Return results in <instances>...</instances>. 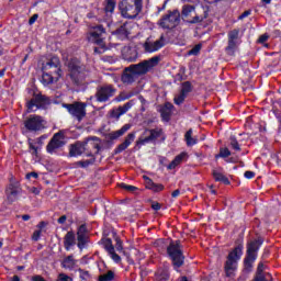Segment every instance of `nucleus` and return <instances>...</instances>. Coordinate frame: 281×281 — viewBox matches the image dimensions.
<instances>
[{
	"mask_svg": "<svg viewBox=\"0 0 281 281\" xmlns=\"http://www.w3.org/2000/svg\"><path fill=\"white\" fill-rule=\"evenodd\" d=\"M161 58L159 56H154L149 59L143 60L138 64H132L123 69L121 75V81L123 85H133L137 80L138 76H146L150 69L159 65Z\"/></svg>",
	"mask_w": 281,
	"mask_h": 281,
	"instance_id": "f257e3e1",
	"label": "nucleus"
},
{
	"mask_svg": "<svg viewBox=\"0 0 281 281\" xmlns=\"http://www.w3.org/2000/svg\"><path fill=\"white\" fill-rule=\"evenodd\" d=\"M68 69L70 71V80H72L74 85L77 87L85 85V81L89 78V70L85 65H81L78 59H71L68 63Z\"/></svg>",
	"mask_w": 281,
	"mask_h": 281,
	"instance_id": "f03ea898",
	"label": "nucleus"
},
{
	"mask_svg": "<svg viewBox=\"0 0 281 281\" xmlns=\"http://www.w3.org/2000/svg\"><path fill=\"white\" fill-rule=\"evenodd\" d=\"M167 256H169L173 269L179 271L186 262V256L183 255V246L180 240L171 241L167 247Z\"/></svg>",
	"mask_w": 281,
	"mask_h": 281,
	"instance_id": "7ed1b4c3",
	"label": "nucleus"
},
{
	"mask_svg": "<svg viewBox=\"0 0 281 281\" xmlns=\"http://www.w3.org/2000/svg\"><path fill=\"white\" fill-rule=\"evenodd\" d=\"M262 243H265V240L259 237L247 244L246 258L244 259V271H246V273H250L254 269V262H256V258H258V249H260Z\"/></svg>",
	"mask_w": 281,
	"mask_h": 281,
	"instance_id": "20e7f679",
	"label": "nucleus"
},
{
	"mask_svg": "<svg viewBox=\"0 0 281 281\" xmlns=\"http://www.w3.org/2000/svg\"><path fill=\"white\" fill-rule=\"evenodd\" d=\"M142 8V0H122L119 3V10L123 19H137Z\"/></svg>",
	"mask_w": 281,
	"mask_h": 281,
	"instance_id": "39448f33",
	"label": "nucleus"
},
{
	"mask_svg": "<svg viewBox=\"0 0 281 281\" xmlns=\"http://www.w3.org/2000/svg\"><path fill=\"white\" fill-rule=\"evenodd\" d=\"M241 256H243V244H239L227 256V260L225 263V273L227 278H232V276H234V271H236L238 260H240Z\"/></svg>",
	"mask_w": 281,
	"mask_h": 281,
	"instance_id": "423d86ee",
	"label": "nucleus"
},
{
	"mask_svg": "<svg viewBox=\"0 0 281 281\" xmlns=\"http://www.w3.org/2000/svg\"><path fill=\"white\" fill-rule=\"evenodd\" d=\"M63 108L66 109L77 122H82L87 117V103L75 101L72 103H63Z\"/></svg>",
	"mask_w": 281,
	"mask_h": 281,
	"instance_id": "0eeeda50",
	"label": "nucleus"
},
{
	"mask_svg": "<svg viewBox=\"0 0 281 281\" xmlns=\"http://www.w3.org/2000/svg\"><path fill=\"white\" fill-rule=\"evenodd\" d=\"M4 194L7 196V203L12 205L15 201H19L21 194H23V188L21 187V182L19 180L11 178L9 183L5 187Z\"/></svg>",
	"mask_w": 281,
	"mask_h": 281,
	"instance_id": "6e6552de",
	"label": "nucleus"
},
{
	"mask_svg": "<svg viewBox=\"0 0 281 281\" xmlns=\"http://www.w3.org/2000/svg\"><path fill=\"white\" fill-rule=\"evenodd\" d=\"M179 23H181V12L176 9L165 14L159 20L158 25L162 27V30H175Z\"/></svg>",
	"mask_w": 281,
	"mask_h": 281,
	"instance_id": "1a4fd4ad",
	"label": "nucleus"
},
{
	"mask_svg": "<svg viewBox=\"0 0 281 281\" xmlns=\"http://www.w3.org/2000/svg\"><path fill=\"white\" fill-rule=\"evenodd\" d=\"M227 46L225 53L227 56H235L238 45H240V29L231 30L227 34Z\"/></svg>",
	"mask_w": 281,
	"mask_h": 281,
	"instance_id": "9d476101",
	"label": "nucleus"
},
{
	"mask_svg": "<svg viewBox=\"0 0 281 281\" xmlns=\"http://www.w3.org/2000/svg\"><path fill=\"white\" fill-rule=\"evenodd\" d=\"M52 104V100L47 95L35 94L30 101H27V113L32 111H38V109H47Z\"/></svg>",
	"mask_w": 281,
	"mask_h": 281,
	"instance_id": "9b49d317",
	"label": "nucleus"
},
{
	"mask_svg": "<svg viewBox=\"0 0 281 281\" xmlns=\"http://www.w3.org/2000/svg\"><path fill=\"white\" fill-rule=\"evenodd\" d=\"M42 71L55 75V82L63 78V69H60V59L57 56L52 57L47 63L43 64Z\"/></svg>",
	"mask_w": 281,
	"mask_h": 281,
	"instance_id": "f8f14e48",
	"label": "nucleus"
},
{
	"mask_svg": "<svg viewBox=\"0 0 281 281\" xmlns=\"http://www.w3.org/2000/svg\"><path fill=\"white\" fill-rule=\"evenodd\" d=\"M117 93V89L113 85H103L97 88L94 98L97 102H109L113 95Z\"/></svg>",
	"mask_w": 281,
	"mask_h": 281,
	"instance_id": "ddd939ff",
	"label": "nucleus"
},
{
	"mask_svg": "<svg viewBox=\"0 0 281 281\" xmlns=\"http://www.w3.org/2000/svg\"><path fill=\"white\" fill-rule=\"evenodd\" d=\"M164 133V130L157 127L154 130H145L144 134L145 137H139L136 142V147L137 148H142V146H146V144H150L157 139H159V137H161V134Z\"/></svg>",
	"mask_w": 281,
	"mask_h": 281,
	"instance_id": "4468645a",
	"label": "nucleus"
},
{
	"mask_svg": "<svg viewBox=\"0 0 281 281\" xmlns=\"http://www.w3.org/2000/svg\"><path fill=\"white\" fill-rule=\"evenodd\" d=\"M24 127L31 133L43 131V128H45V120L41 115H30L24 120Z\"/></svg>",
	"mask_w": 281,
	"mask_h": 281,
	"instance_id": "2eb2a0df",
	"label": "nucleus"
},
{
	"mask_svg": "<svg viewBox=\"0 0 281 281\" xmlns=\"http://www.w3.org/2000/svg\"><path fill=\"white\" fill-rule=\"evenodd\" d=\"M104 34H106V30H104L103 25L94 26L90 32V43H93L94 45H98L99 47L104 49Z\"/></svg>",
	"mask_w": 281,
	"mask_h": 281,
	"instance_id": "dca6fc26",
	"label": "nucleus"
},
{
	"mask_svg": "<svg viewBox=\"0 0 281 281\" xmlns=\"http://www.w3.org/2000/svg\"><path fill=\"white\" fill-rule=\"evenodd\" d=\"M101 142L102 140L98 138V136H91L83 140V147L86 149V153H88V157H93V153L94 155L100 154Z\"/></svg>",
	"mask_w": 281,
	"mask_h": 281,
	"instance_id": "f3484780",
	"label": "nucleus"
},
{
	"mask_svg": "<svg viewBox=\"0 0 281 281\" xmlns=\"http://www.w3.org/2000/svg\"><path fill=\"white\" fill-rule=\"evenodd\" d=\"M166 45V37L164 35H161L158 40H156L155 42L150 40V37H148L143 47L145 49V52L147 54H153L155 52H159V49H161V47H164Z\"/></svg>",
	"mask_w": 281,
	"mask_h": 281,
	"instance_id": "a211bd4d",
	"label": "nucleus"
},
{
	"mask_svg": "<svg viewBox=\"0 0 281 281\" xmlns=\"http://www.w3.org/2000/svg\"><path fill=\"white\" fill-rule=\"evenodd\" d=\"M63 146H65V134L58 132L54 134L53 138L49 140L48 145L46 146V150L52 155L56 153L58 148H63Z\"/></svg>",
	"mask_w": 281,
	"mask_h": 281,
	"instance_id": "6ab92c4d",
	"label": "nucleus"
},
{
	"mask_svg": "<svg viewBox=\"0 0 281 281\" xmlns=\"http://www.w3.org/2000/svg\"><path fill=\"white\" fill-rule=\"evenodd\" d=\"M77 247L79 249H85V246L87 245V243H89V236L87 234V225L82 224L81 226H79L78 231H77Z\"/></svg>",
	"mask_w": 281,
	"mask_h": 281,
	"instance_id": "aec40b11",
	"label": "nucleus"
},
{
	"mask_svg": "<svg viewBox=\"0 0 281 281\" xmlns=\"http://www.w3.org/2000/svg\"><path fill=\"white\" fill-rule=\"evenodd\" d=\"M271 273L265 272V263L260 262L257 267L256 276L252 281H272Z\"/></svg>",
	"mask_w": 281,
	"mask_h": 281,
	"instance_id": "412c9836",
	"label": "nucleus"
},
{
	"mask_svg": "<svg viewBox=\"0 0 281 281\" xmlns=\"http://www.w3.org/2000/svg\"><path fill=\"white\" fill-rule=\"evenodd\" d=\"M83 153H87V150L85 149L83 142H77L69 146V157H78V156L82 155Z\"/></svg>",
	"mask_w": 281,
	"mask_h": 281,
	"instance_id": "4be33fe9",
	"label": "nucleus"
},
{
	"mask_svg": "<svg viewBox=\"0 0 281 281\" xmlns=\"http://www.w3.org/2000/svg\"><path fill=\"white\" fill-rule=\"evenodd\" d=\"M127 131H131V124L123 125L119 131L111 132L106 135L108 142H113L114 139H120Z\"/></svg>",
	"mask_w": 281,
	"mask_h": 281,
	"instance_id": "5701e85b",
	"label": "nucleus"
},
{
	"mask_svg": "<svg viewBox=\"0 0 281 281\" xmlns=\"http://www.w3.org/2000/svg\"><path fill=\"white\" fill-rule=\"evenodd\" d=\"M133 142H135V133H130L125 137V140L115 149V155H119V153H124V150H126V148H128Z\"/></svg>",
	"mask_w": 281,
	"mask_h": 281,
	"instance_id": "b1692460",
	"label": "nucleus"
},
{
	"mask_svg": "<svg viewBox=\"0 0 281 281\" xmlns=\"http://www.w3.org/2000/svg\"><path fill=\"white\" fill-rule=\"evenodd\" d=\"M137 49L132 48V47H126L123 50V58L124 60H126L127 63H135V60H137Z\"/></svg>",
	"mask_w": 281,
	"mask_h": 281,
	"instance_id": "393cba45",
	"label": "nucleus"
},
{
	"mask_svg": "<svg viewBox=\"0 0 281 281\" xmlns=\"http://www.w3.org/2000/svg\"><path fill=\"white\" fill-rule=\"evenodd\" d=\"M172 109H175V105H172L171 103H165V105L160 108L159 112L164 122H170V116L172 115Z\"/></svg>",
	"mask_w": 281,
	"mask_h": 281,
	"instance_id": "a878e982",
	"label": "nucleus"
},
{
	"mask_svg": "<svg viewBox=\"0 0 281 281\" xmlns=\"http://www.w3.org/2000/svg\"><path fill=\"white\" fill-rule=\"evenodd\" d=\"M74 245H76V235L74 232H68L64 237V247L66 251H69Z\"/></svg>",
	"mask_w": 281,
	"mask_h": 281,
	"instance_id": "bb28decb",
	"label": "nucleus"
},
{
	"mask_svg": "<svg viewBox=\"0 0 281 281\" xmlns=\"http://www.w3.org/2000/svg\"><path fill=\"white\" fill-rule=\"evenodd\" d=\"M213 179H215V181H220L222 183H224L225 186H229V179L223 173V168H218V170L213 169Z\"/></svg>",
	"mask_w": 281,
	"mask_h": 281,
	"instance_id": "cd10ccee",
	"label": "nucleus"
},
{
	"mask_svg": "<svg viewBox=\"0 0 281 281\" xmlns=\"http://www.w3.org/2000/svg\"><path fill=\"white\" fill-rule=\"evenodd\" d=\"M133 104H134L133 101H128L123 106H119L116 111H113L114 117H116V119L122 117V115H124V113H126L127 111H130L133 108Z\"/></svg>",
	"mask_w": 281,
	"mask_h": 281,
	"instance_id": "c85d7f7f",
	"label": "nucleus"
},
{
	"mask_svg": "<svg viewBox=\"0 0 281 281\" xmlns=\"http://www.w3.org/2000/svg\"><path fill=\"white\" fill-rule=\"evenodd\" d=\"M187 157L188 153L186 151H182L181 154L176 156L175 159L168 165V170H175V168H177V166H179Z\"/></svg>",
	"mask_w": 281,
	"mask_h": 281,
	"instance_id": "c756f323",
	"label": "nucleus"
},
{
	"mask_svg": "<svg viewBox=\"0 0 281 281\" xmlns=\"http://www.w3.org/2000/svg\"><path fill=\"white\" fill-rule=\"evenodd\" d=\"M187 157L188 153L186 151H182L181 154L176 156L175 159L168 165V170H175V168H177V166H179Z\"/></svg>",
	"mask_w": 281,
	"mask_h": 281,
	"instance_id": "7c9ffc66",
	"label": "nucleus"
},
{
	"mask_svg": "<svg viewBox=\"0 0 281 281\" xmlns=\"http://www.w3.org/2000/svg\"><path fill=\"white\" fill-rule=\"evenodd\" d=\"M195 8L192 4H184L182 7L181 16L183 21H189L190 16H192V12H194Z\"/></svg>",
	"mask_w": 281,
	"mask_h": 281,
	"instance_id": "2f4dec72",
	"label": "nucleus"
},
{
	"mask_svg": "<svg viewBox=\"0 0 281 281\" xmlns=\"http://www.w3.org/2000/svg\"><path fill=\"white\" fill-rule=\"evenodd\" d=\"M61 267L69 270L74 269L76 267V259H74V255L64 258L61 261Z\"/></svg>",
	"mask_w": 281,
	"mask_h": 281,
	"instance_id": "473e14b6",
	"label": "nucleus"
},
{
	"mask_svg": "<svg viewBox=\"0 0 281 281\" xmlns=\"http://www.w3.org/2000/svg\"><path fill=\"white\" fill-rule=\"evenodd\" d=\"M113 34L119 36V38H128V29L126 27V24H122L113 32Z\"/></svg>",
	"mask_w": 281,
	"mask_h": 281,
	"instance_id": "72a5a7b5",
	"label": "nucleus"
},
{
	"mask_svg": "<svg viewBox=\"0 0 281 281\" xmlns=\"http://www.w3.org/2000/svg\"><path fill=\"white\" fill-rule=\"evenodd\" d=\"M56 81V75L48 72V71H43L42 75V82L43 85H52Z\"/></svg>",
	"mask_w": 281,
	"mask_h": 281,
	"instance_id": "f704fd0d",
	"label": "nucleus"
},
{
	"mask_svg": "<svg viewBox=\"0 0 281 281\" xmlns=\"http://www.w3.org/2000/svg\"><path fill=\"white\" fill-rule=\"evenodd\" d=\"M205 19H207V11H203V14L201 15H194L192 20H187V23L194 25L196 23H203Z\"/></svg>",
	"mask_w": 281,
	"mask_h": 281,
	"instance_id": "c9c22d12",
	"label": "nucleus"
},
{
	"mask_svg": "<svg viewBox=\"0 0 281 281\" xmlns=\"http://www.w3.org/2000/svg\"><path fill=\"white\" fill-rule=\"evenodd\" d=\"M147 187L149 188V190H153V192H161V190H164V184H157L148 178H147Z\"/></svg>",
	"mask_w": 281,
	"mask_h": 281,
	"instance_id": "e433bc0d",
	"label": "nucleus"
},
{
	"mask_svg": "<svg viewBox=\"0 0 281 281\" xmlns=\"http://www.w3.org/2000/svg\"><path fill=\"white\" fill-rule=\"evenodd\" d=\"M115 280V272L109 270L106 273L99 276V281H113Z\"/></svg>",
	"mask_w": 281,
	"mask_h": 281,
	"instance_id": "4c0bfd02",
	"label": "nucleus"
},
{
	"mask_svg": "<svg viewBox=\"0 0 281 281\" xmlns=\"http://www.w3.org/2000/svg\"><path fill=\"white\" fill-rule=\"evenodd\" d=\"M133 92L123 91L115 98V100L116 102H124V100H130V98H133Z\"/></svg>",
	"mask_w": 281,
	"mask_h": 281,
	"instance_id": "58836bf2",
	"label": "nucleus"
},
{
	"mask_svg": "<svg viewBox=\"0 0 281 281\" xmlns=\"http://www.w3.org/2000/svg\"><path fill=\"white\" fill-rule=\"evenodd\" d=\"M102 244L108 254L115 250V247H113V241L111 240V238L102 239Z\"/></svg>",
	"mask_w": 281,
	"mask_h": 281,
	"instance_id": "ea45409f",
	"label": "nucleus"
},
{
	"mask_svg": "<svg viewBox=\"0 0 281 281\" xmlns=\"http://www.w3.org/2000/svg\"><path fill=\"white\" fill-rule=\"evenodd\" d=\"M184 139L187 142V146H194V144H196V138L192 137V130H189L186 135H184Z\"/></svg>",
	"mask_w": 281,
	"mask_h": 281,
	"instance_id": "a19ab883",
	"label": "nucleus"
},
{
	"mask_svg": "<svg viewBox=\"0 0 281 281\" xmlns=\"http://www.w3.org/2000/svg\"><path fill=\"white\" fill-rule=\"evenodd\" d=\"M232 155V151H229V148H220V153L215 155V159H218L221 157L222 159H227Z\"/></svg>",
	"mask_w": 281,
	"mask_h": 281,
	"instance_id": "79ce46f5",
	"label": "nucleus"
},
{
	"mask_svg": "<svg viewBox=\"0 0 281 281\" xmlns=\"http://www.w3.org/2000/svg\"><path fill=\"white\" fill-rule=\"evenodd\" d=\"M201 49H203V45L196 44L193 48L188 50L187 54H188V56H199V54H201Z\"/></svg>",
	"mask_w": 281,
	"mask_h": 281,
	"instance_id": "37998d69",
	"label": "nucleus"
},
{
	"mask_svg": "<svg viewBox=\"0 0 281 281\" xmlns=\"http://www.w3.org/2000/svg\"><path fill=\"white\" fill-rule=\"evenodd\" d=\"M181 93H184L188 95V93H191L192 92V83L190 81H184L182 85H181V90H180Z\"/></svg>",
	"mask_w": 281,
	"mask_h": 281,
	"instance_id": "c03bdc74",
	"label": "nucleus"
},
{
	"mask_svg": "<svg viewBox=\"0 0 281 281\" xmlns=\"http://www.w3.org/2000/svg\"><path fill=\"white\" fill-rule=\"evenodd\" d=\"M105 8L104 11L106 12V14H113L114 10H115V1H111V0H105Z\"/></svg>",
	"mask_w": 281,
	"mask_h": 281,
	"instance_id": "a18cd8bd",
	"label": "nucleus"
},
{
	"mask_svg": "<svg viewBox=\"0 0 281 281\" xmlns=\"http://www.w3.org/2000/svg\"><path fill=\"white\" fill-rule=\"evenodd\" d=\"M29 148H30L31 155L38 157V147L34 145V140H32V138H29Z\"/></svg>",
	"mask_w": 281,
	"mask_h": 281,
	"instance_id": "49530a36",
	"label": "nucleus"
},
{
	"mask_svg": "<svg viewBox=\"0 0 281 281\" xmlns=\"http://www.w3.org/2000/svg\"><path fill=\"white\" fill-rule=\"evenodd\" d=\"M186 98H188V95L180 91V93L175 97L173 102L178 105L183 104V102H186Z\"/></svg>",
	"mask_w": 281,
	"mask_h": 281,
	"instance_id": "de8ad7c7",
	"label": "nucleus"
},
{
	"mask_svg": "<svg viewBox=\"0 0 281 281\" xmlns=\"http://www.w3.org/2000/svg\"><path fill=\"white\" fill-rule=\"evenodd\" d=\"M119 187H121L122 190H126L127 192H132V193L137 192V187H135V186L120 183Z\"/></svg>",
	"mask_w": 281,
	"mask_h": 281,
	"instance_id": "09e8293b",
	"label": "nucleus"
},
{
	"mask_svg": "<svg viewBox=\"0 0 281 281\" xmlns=\"http://www.w3.org/2000/svg\"><path fill=\"white\" fill-rule=\"evenodd\" d=\"M169 278H170V276L166 271H161V272L158 271L156 273V280H158V281H167Z\"/></svg>",
	"mask_w": 281,
	"mask_h": 281,
	"instance_id": "8fccbe9b",
	"label": "nucleus"
},
{
	"mask_svg": "<svg viewBox=\"0 0 281 281\" xmlns=\"http://www.w3.org/2000/svg\"><path fill=\"white\" fill-rule=\"evenodd\" d=\"M229 142H231L229 144H231V147L233 148V150L240 151V145L238 144V140L236 139V137H231Z\"/></svg>",
	"mask_w": 281,
	"mask_h": 281,
	"instance_id": "3c124183",
	"label": "nucleus"
},
{
	"mask_svg": "<svg viewBox=\"0 0 281 281\" xmlns=\"http://www.w3.org/2000/svg\"><path fill=\"white\" fill-rule=\"evenodd\" d=\"M110 254V257L112 258V260H114L116 263L122 262V257H120V255L115 254V250H112Z\"/></svg>",
	"mask_w": 281,
	"mask_h": 281,
	"instance_id": "603ef678",
	"label": "nucleus"
},
{
	"mask_svg": "<svg viewBox=\"0 0 281 281\" xmlns=\"http://www.w3.org/2000/svg\"><path fill=\"white\" fill-rule=\"evenodd\" d=\"M93 52H94V54H104V52H106V44L103 43V48H102V46L94 47Z\"/></svg>",
	"mask_w": 281,
	"mask_h": 281,
	"instance_id": "864d4df0",
	"label": "nucleus"
},
{
	"mask_svg": "<svg viewBox=\"0 0 281 281\" xmlns=\"http://www.w3.org/2000/svg\"><path fill=\"white\" fill-rule=\"evenodd\" d=\"M115 249L116 251H122L124 249V247L122 246V239H120V237L115 238Z\"/></svg>",
	"mask_w": 281,
	"mask_h": 281,
	"instance_id": "5fc2aeb1",
	"label": "nucleus"
},
{
	"mask_svg": "<svg viewBox=\"0 0 281 281\" xmlns=\"http://www.w3.org/2000/svg\"><path fill=\"white\" fill-rule=\"evenodd\" d=\"M57 281H74V279H71V277H69L65 273H61V274L58 276Z\"/></svg>",
	"mask_w": 281,
	"mask_h": 281,
	"instance_id": "6e6d98bb",
	"label": "nucleus"
},
{
	"mask_svg": "<svg viewBox=\"0 0 281 281\" xmlns=\"http://www.w3.org/2000/svg\"><path fill=\"white\" fill-rule=\"evenodd\" d=\"M91 164H93V161L85 160V161H79L78 166H81V168H87V167L91 166Z\"/></svg>",
	"mask_w": 281,
	"mask_h": 281,
	"instance_id": "4d7b16f0",
	"label": "nucleus"
},
{
	"mask_svg": "<svg viewBox=\"0 0 281 281\" xmlns=\"http://www.w3.org/2000/svg\"><path fill=\"white\" fill-rule=\"evenodd\" d=\"M40 238H41V231H35L32 235V240L36 243L40 240Z\"/></svg>",
	"mask_w": 281,
	"mask_h": 281,
	"instance_id": "13d9d810",
	"label": "nucleus"
},
{
	"mask_svg": "<svg viewBox=\"0 0 281 281\" xmlns=\"http://www.w3.org/2000/svg\"><path fill=\"white\" fill-rule=\"evenodd\" d=\"M267 41H269V35H268V34H262V35L258 38V43H267Z\"/></svg>",
	"mask_w": 281,
	"mask_h": 281,
	"instance_id": "bf43d9fd",
	"label": "nucleus"
},
{
	"mask_svg": "<svg viewBox=\"0 0 281 281\" xmlns=\"http://www.w3.org/2000/svg\"><path fill=\"white\" fill-rule=\"evenodd\" d=\"M249 14H251V10H247L244 13H241L238 19L239 21H243V19H247V16H249Z\"/></svg>",
	"mask_w": 281,
	"mask_h": 281,
	"instance_id": "052dcab7",
	"label": "nucleus"
},
{
	"mask_svg": "<svg viewBox=\"0 0 281 281\" xmlns=\"http://www.w3.org/2000/svg\"><path fill=\"white\" fill-rule=\"evenodd\" d=\"M244 177H246V179H254V177H256V173L254 171H246L244 173Z\"/></svg>",
	"mask_w": 281,
	"mask_h": 281,
	"instance_id": "680f3d73",
	"label": "nucleus"
},
{
	"mask_svg": "<svg viewBox=\"0 0 281 281\" xmlns=\"http://www.w3.org/2000/svg\"><path fill=\"white\" fill-rule=\"evenodd\" d=\"M29 192H31L32 194H36V195L41 194V190H38V188H36V187L30 188Z\"/></svg>",
	"mask_w": 281,
	"mask_h": 281,
	"instance_id": "e2e57ef3",
	"label": "nucleus"
},
{
	"mask_svg": "<svg viewBox=\"0 0 281 281\" xmlns=\"http://www.w3.org/2000/svg\"><path fill=\"white\" fill-rule=\"evenodd\" d=\"M37 19H38V14H34L32 18H30L29 24L34 25V23H36Z\"/></svg>",
	"mask_w": 281,
	"mask_h": 281,
	"instance_id": "0e129e2a",
	"label": "nucleus"
},
{
	"mask_svg": "<svg viewBox=\"0 0 281 281\" xmlns=\"http://www.w3.org/2000/svg\"><path fill=\"white\" fill-rule=\"evenodd\" d=\"M32 177H33V179H38V173L32 171V172H30V173L26 175V179H30V178H32Z\"/></svg>",
	"mask_w": 281,
	"mask_h": 281,
	"instance_id": "69168bd1",
	"label": "nucleus"
},
{
	"mask_svg": "<svg viewBox=\"0 0 281 281\" xmlns=\"http://www.w3.org/2000/svg\"><path fill=\"white\" fill-rule=\"evenodd\" d=\"M151 209H154L156 212L161 210V204H159L158 202H154L151 204Z\"/></svg>",
	"mask_w": 281,
	"mask_h": 281,
	"instance_id": "338daca9",
	"label": "nucleus"
},
{
	"mask_svg": "<svg viewBox=\"0 0 281 281\" xmlns=\"http://www.w3.org/2000/svg\"><path fill=\"white\" fill-rule=\"evenodd\" d=\"M67 221V215H63L57 220V223H59V225H64V223Z\"/></svg>",
	"mask_w": 281,
	"mask_h": 281,
	"instance_id": "774afa93",
	"label": "nucleus"
}]
</instances>
